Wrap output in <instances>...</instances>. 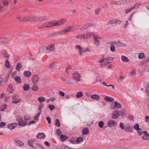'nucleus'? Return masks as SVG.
<instances>
[{
	"mask_svg": "<svg viewBox=\"0 0 149 149\" xmlns=\"http://www.w3.org/2000/svg\"><path fill=\"white\" fill-rule=\"evenodd\" d=\"M119 126L122 130H124L130 132H132L133 126L129 124H128L127 126H124V124L122 122L120 123Z\"/></svg>",
	"mask_w": 149,
	"mask_h": 149,
	"instance_id": "obj_1",
	"label": "nucleus"
},
{
	"mask_svg": "<svg viewBox=\"0 0 149 149\" xmlns=\"http://www.w3.org/2000/svg\"><path fill=\"white\" fill-rule=\"evenodd\" d=\"M54 21H52L46 22L42 25L39 26V28L40 29H42L53 27L54 26Z\"/></svg>",
	"mask_w": 149,
	"mask_h": 149,
	"instance_id": "obj_2",
	"label": "nucleus"
},
{
	"mask_svg": "<svg viewBox=\"0 0 149 149\" xmlns=\"http://www.w3.org/2000/svg\"><path fill=\"white\" fill-rule=\"evenodd\" d=\"M16 120L18 122V124L19 126L24 127L26 126L27 124V122L24 121L20 116H17L16 117Z\"/></svg>",
	"mask_w": 149,
	"mask_h": 149,
	"instance_id": "obj_3",
	"label": "nucleus"
},
{
	"mask_svg": "<svg viewBox=\"0 0 149 149\" xmlns=\"http://www.w3.org/2000/svg\"><path fill=\"white\" fill-rule=\"evenodd\" d=\"M34 141L33 140H29L28 141V143L31 147H32L33 148H41L42 147V146L40 144L38 143H36L33 144V142Z\"/></svg>",
	"mask_w": 149,
	"mask_h": 149,
	"instance_id": "obj_4",
	"label": "nucleus"
},
{
	"mask_svg": "<svg viewBox=\"0 0 149 149\" xmlns=\"http://www.w3.org/2000/svg\"><path fill=\"white\" fill-rule=\"evenodd\" d=\"M73 80L76 82H78L80 80L81 75L77 72H74L73 74Z\"/></svg>",
	"mask_w": 149,
	"mask_h": 149,
	"instance_id": "obj_5",
	"label": "nucleus"
},
{
	"mask_svg": "<svg viewBox=\"0 0 149 149\" xmlns=\"http://www.w3.org/2000/svg\"><path fill=\"white\" fill-rule=\"evenodd\" d=\"M14 143L15 145L18 147H21L24 145V143L20 140L16 139L14 140Z\"/></svg>",
	"mask_w": 149,
	"mask_h": 149,
	"instance_id": "obj_6",
	"label": "nucleus"
},
{
	"mask_svg": "<svg viewBox=\"0 0 149 149\" xmlns=\"http://www.w3.org/2000/svg\"><path fill=\"white\" fill-rule=\"evenodd\" d=\"M120 115L119 111L117 110H115L112 113L111 117L113 119H117L119 117Z\"/></svg>",
	"mask_w": 149,
	"mask_h": 149,
	"instance_id": "obj_7",
	"label": "nucleus"
},
{
	"mask_svg": "<svg viewBox=\"0 0 149 149\" xmlns=\"http://www.w3.org/2000/svg\"><path fill=\"white\" fill-rule=\"evenodd\" d=\"M46 47L48 53L54 51L55 49V46L54 44H50Z\"/></svg>",
	"mask_w": 149,
	"mask_h": 149,
	"instance_id": "obj_8",
	"label": "nucleus"
},
{
	"mask_svg": "<svg viewBox=\"0 0 149 149\" xmlns=\"http://www.w3.org/2000/svg\"><path fill=\"white\" fill-rule=\"evenodd\" d=\"M143 134H144V135L142 136V139L145 140H149V134L148 132L144 131L143 132Z\"/></svg>",
	"mask_w": 149,
	"mask_h": 149,
	"instance_id": "obj_9",
	"label": "nucleus"
},
{
	"mask_svg": "<svg viewBox=\"0 0 149 149\" xmlns=\"http://www.w3.org/2000/svg\"><path fill=\"white\" fill-rule=\"evenodd\" d=\"M116 124V122L115 120H113L109 121L107 123L108 126L110 127H114Z\"/></svg>",
	"mask_w": 149,
	"mask_h": 149,
	"instance_id": "obj_10",
	"label": "nucleus"
},
{
	"mask_svg": "<svg viewBox=\"0 0 149 149\" xmlns=\"http://www.w3.org/2000/svg\"><path fill=\"white\" fill-rule=\"evenodd\" d=\"M32 82L34 85H36L38 81L39 78L36 75H34L33 77Z\"/></svg>",
	"mask_w": 149,
	"mask_h": 149,
	"instance_id": "obj_11",
	"label": "nucleus"
},
{
	"mask_svg": "<svg viewBox=\"0 0 149 149\" xmlns=\"http://www.w3.org/2000/svg\"><path fill=\"white\" fill-rule=\"evenodd\" d=\"M93 33L90 32H88L84 34L85 39H88L90 38L92 36Z\"/></svg>",
	"mask_w": 149,
	"mask_h": 149,
	"instance_id": "obj_12",
	"label": "nucleus"
},
{
	"mask_svg": "<svg viewBox=\"0 0 149 149\" xmlns=\"http://www.w3.org/2000/svg\"><path fill=\"white\" fill-rule=\"evenodd\" d=\"M17 124L16 123H12L8 125L7 127L9 129L12 130L16 127Z\"/></svg>",
	"mask_w": 149,
	"mask_h": 149,
	"instance_id": "obj_13",
	"label": "nucleus"
},
{
	"mask_svg": "<svg viewBox=\"0 0 149 149\" xmlns=\"http://www.w3.org/2000/svg\"><path fill=\"white\" fill-rule=\"evenodd\" d=\"M39 51L40 52L48 53L47 49L46 46H43L41 47L39 49Z\"/></svg>",
	"mask_w": 149,
	"mask_h": 149,
	"instance_id": "obj_14",
	"label": "nucleus"
},
{
	"mask_svg": "<svg viewBox=\"0 0 149 149\" xmlns=\"http://www.w3.org/2000/svg\"><path fill=\"white\" fill-rule=\"evenodd\" d=\"M32 16H28L24 17V22H31L33 21Z\"/></svg>",
	"mask_w": 149,
	"mask_h": 149,
	"instance_id": "obj_15",
	"label": "nucleus"
},
{
	"mask_svg": "<svg viewBox=\"0 0 149 149\" xmlns=\"http://www.w3.org/2000/svg\"><path fill=\"white\" fill-rule=\"evenodd\" d=\"M47 17L46 16H38V22H43L46 21Z\"/></svg>",
	"mask_w": 149,
	"mask_h": 149,
	"instance_id": "obj_16",
	"label": "nucleus"
},
{
	"mask_svg": "<svg viewBox=\"0 0 149 149\" xmlns=\"http://www.w3.org/2000/svg\"><path fill=\"white\" fill-rule=\"evenodd\" d=\"M0 41L2 42L7 44L8 43V38L4 37H0Z\"/></svg>",
	"mask_w": 149,
	"mask_h": 149,
	"instance_id": "obj_17",
	"label": "nucleus"
},
{
	"mask_svg": "<svg viewBox=\"0 0 149 149\" xmlns=\"http://www.w3.org/2000/svg\"><path fill=\"white\" fill-rule=\"evenodd\" d=\"M16 18L18 20L19 22H24V17H22V15H16Z\"/></svg>",
	"mask_w": 149,
	"mask_h": 149,
	"instance_id": "obj_18",
	"label": "nucleus"
},
{
	"mask_svg": "<svg viewBox=\"0 0 149 149\" xmlns=\"http://www.w3.org/2000/svg\"><path fill=\"white\" fill-rule=\"evenodd\" d=\"M45 136V135L44 133H39L37 136V137L38 139H44Z\"/></svg>",
	"mask_w": 149,
	"mask_h": 149,
	"instance_id": "obj_19",
	"label": "nucleus"
},
{
	"mask_svg": "<svg viewBox=\"0 0 149 149\" xmlns=\"http://www.w3.org/2000/svg\"><path fill=\"white\" fill-rule=\"evenodd\" d=\"M57 63L56 62H52L49 65V67L50 69H53L55 68L57 66Z\"/></svg>",
	"mask_w": 149,
	"mask_h": 149,
	"instance_id": "obj_20",
	"label": "nucleus"
},
{
	"mask_svg": "<svg viewBox=\"0 0 149 149\" xmlns=\"http://www.w3.org/2000/svg\"><path fill=\"white\" fill-rule=\"evenodd\" d=\"M89 130L88 127H85L82 130V134L83 135H86L89 133Z\"/></svg>",
	"mask_w": 149,
	"mask_h": 149,
	"instance_id": "obj_21",
	"label": "nucleus"
},
{
	"mask_svg": "<svg viewBox=\"0 0 149 149\" xmlns=\"http://www.w3.org/2000/svg\"><path fill=\"white\" fill-rule=\"evenodd\" d=\"M15 80L19 84H20L21 83V79L20 77L18 75H16L14 77Z\"/></svg>",
	"mask_w": 149,
	"mask_h": 149,
	"instance_id": "obj_22",
	"label": "nucleus"
},
{
	"mask_svg": "<svg viewBox=\"0 0 149 149\" xmlns=\"http://www.w3.org/2000/svg\"><path fill=\"white\" fill-rule=\"evenodd\" d=\"M23 89L24 91H27L29 90L30 89V86L28 84H24L23 86Z\"/></svg>",
	"mask_w": 149,
	"mask_h": 149,
	"instance_id": "obj_23",
	"label": "nucleus"
},
{
	"mask_svg": "<svg viewBox=\"0 0 149 149\" xmlns=\"http://www.w3.org/2000/svg\"><path fill=\"white\" fill-rule=\"evenodd\" d=\"M24 74L25 77H29L31 75V72L26 70L24 72Z\"/></svg>",
	"mask_w": 149,
	"mask_h": 149,
	"instance_id": "obj_24",
	"label": "nucleus"
},
{
	"mask_svg": "<svg viewBox=\"0 0 149 149\" xmlns=\"http://www.w3.org/2000/svg\"><path fill=\"white\" fill-rule=\"evenodd\" d=\"M22 67V64L20 62H19L16 65V69L17 71H19Z\"/></svg>",
	"mask_w": 149,
	"mask_h": 149,
	"instance_id": "obj_25",
	"label": "nucleus"
},
{
	"mask_svg": "<svg viewBox=\"0 0 149 149\" xmlns=\"http://www.w3.org/2000/svg\"><path fill=\"white\" fill-rule=\"evenodd\" d=\"M68 137L66 135L61 134L60 136L61 140L62 142H64L66 140L68 139Z\"/></svg>",
	"mask_w": 149,
	"mask_h": 149,
	"instance_id": "obj_26",
	"label": "nucleus"
},
{
	"mask_svg": "<svg viewBox=\"0 0 149 149\" xmlns=\"http://www.w3.org/2000/svg\"><path fill=\"white\" fill-rule=\"evenodd\" d=\"M91 97L92 99L96 100H98L100 98L99 95L97 94L92 95Z\"/></svg>",
	"mask_w": 149,
	"mask_h": 149,
	"instance_id": "obj_27",
	"label": "nucleus"
},
{
	"mask_svg": "<svg viewBox=\"0 0 149 149\" xmlns=\"http://www.w3.org/2000/svg\"><path fill=\"white\" fill-rule=\"evenodd\" d=\"M104 59L107 61V63L108 64L111 62L113 61V58L112 57H107L105 58Z\"/></svg>",
	"mask_w": 149,
	"mask_h": 149,
	"instance_id": "obj_28",
	"label": "nucleus"
},
{
	"mask_svg": "<svg viewBox=\"0 0 149 149\" xmlns=\"http://www.w3.org/2000/svg\"><path fill=\"white\" fill-rule=\"evenodd\" d=\"M2 55L3 56V57L6 59H8L9 58V55L8 54L6 50H4L2 52Z\"/></svg>",
	"mask_w": 149,
	"mask_h": 149,
	"instance_id": "obj_29",
	"label": "nucleus"
},
{
	"mask_svg": "<svg viewBox=\"0 0 149 149\" xmlns=\"http://www.w3.org/2000/svg\"><path fill=\"white\" fill-rule=\"evenodd\" d=\"M104 99L107 102H112L114 100L113 98L108 96H106L104 97Z\"/></svg>",
	"mask_w": 149,
	"mask_h": 149,
	"instance_id": "obj_30",
	"label": "nucleus"
},
{
	"mask_svg": "<svg viewBox=\"0 0 149 149\" xmlns=\"http://www.w3.org/2000/svg\"><path fill=\"white\" fill-rule=\"evenodd\" d=\"M16 96H15L13 97V100L12 102L13 103H17L21 101V99L20 98H19L17 99H16L15 98Z\"/></svg>",
	"mask_w": 149,
	"mask_h": 149,
	"instance_id": "obj_31",
	"label": "nucleus"
},
{
	"mask_svg": "<svg viewBox=\"0 0 149 149\" xmlns=\"http://www.w3.org/2000/svg\"><path fill=\"white\" fill-rule=\"evenodd\" d=\"M121 58L122 61L123 62H129V60L128 58L124 55L121 56Z\"/></svg>",
	"mask_w": 149,
	"mask_h": 149,
	"instance_id": "obj_32",
	"label": "nucleus"
},
{
	"mask_svg": "<svg viewBox=\"0 0 149 149\" xmlns=\"http://www.w3.org/2000/svg\"><path fill=\"white\" fill-rule=\"evenodd\" d=\"M5 67L8 69H9L10 68L11 65H10V63L8 59L6 60L5 62Z\"/></svg>",
	"mask_w": 149,
	"mask_h": 149,
	"instance_id": "obj_33",
	"label": "nucleus"
},
{
	"mask_svg": "<svg viewBox=\"0 0 149 149\" xmlns=\"http://www.w3.org/2000/svg\"><path fill=\"white\" fill-rule=\"evenodd\" d=\"M115 106L116 108L119 109L121 108L122 107V105L118 102L116 101L114 102Z\"/></svg>",
	"mask_w": 149,
	"mask_h": 149,
	"instance_id": "obj_34",
	"label": "nucleus"
},
{
	"mask_svg": "<svg viewBox=\"0 0 149 149\" xmlns=\"http://www.w3.org/2000/svg\"><path fill=\"white\" fill-rule=\"evenodd\" d=\"M38 100L40 103L44 102L45 100V97L40 96L38 98Z\"/></svg>",
	"mask_w": 149,
	"mask_h": 149,
	"instance_id": "obj_35",
	"label": "nucleus"
},
{
	"mask_svg": "<svg viewBox=\"0 0 149 149\" xmlns=\"http://www.w3.org/2000/svg\"><path fill=\"white\" fill-rule=\"evenodd\" d=\"M146 58V56L144 53L142 52L139 54V59H145Z\"/></svg>",
	"mask_w": 149,
	"mask_h": 149,
	"instance_id": "obj_36",
	"label": "nucleus"
},
{
	"mask_svg": "<svg viewBox=\"0 0 149 149\" xmlns=\"http://www.w3.org/2000/svg\"><path fill=\"white\" fill-rule=\"evenodd\" d=\"M83 95V93L82 92L80 91L78 92H77L76 95V97L77 98H80L81 97H82Z\"/></svg>",
	"mask_w": 149,
	"mask_h": 149,
	"instance_id": "obj_37",
	"label": "nucleus"
},
{
	"mask_svg": "<svg viewBox=\"0 0 149 149\" xmlns=\"http://www.w3.org/2000/svg\"><path fill=\"white\" fill-rule=\"evenodd\" d=\"M60 22V25L61 26L63 25L67 21V19H61L59 20Z\"/></svg>",
	"mask_w": 149,
	"mask_h": 149,
	"instance_id": "obj_38",
	"label": "nucleus"
},
{
	"mask_svg": "<svg viewBox=\"0 0 149 149\" xmlns=\"http://www.w3.org/2000/svg\"><path fill=\"white\" fill-rule=\"evenodd\" d=\"M83 141V139L82 137H79L76 138V144H77L79 143H80Z\"/></svg>",
	"mask_w": 149,
	"mask_h": 149,
	"instance_id": "obj_39",
	"label": "nucleus"
},
{
	"mask_svg": "<svg viewBox=\"0 0 149 149\" xmlns=\"http://www.w3.org/2000/svg\"><path fill=\"white\" fill-rule=\"evenodd\" d=\"M31 89L33 91H38V87L36 85H34L31 88Z\"/></svg>",
	"mask_w": 149,
	"mask_h": 149,
	"instance_id": "obj_40",
	"label": "nucleus"
},
{
	"mask_svg": "<svg viewBox=\"0 0 149 149\" xmlns=\"http://www.w3.org/2000/svg\"><path fill=\"white\" fill-rule=\"evenodd\" d=\"M138 135L139 136H141L143 134V130L142 129L140 128L137 130Z\"/></svg>",
	"mask_w": 149,
	"mask_h": 149,
	"instance_id": "obj_41",
	"label": "nucleus"
},
{
	"mask_svg": "<svg viewBox=\"0 0 149 149\" xmlns=\"http://www.w3.org/2000/svg\"><path fill=\"white\" fill-rule=\"evenodd\" d=\"M55 125L56 127H60V122L59 120L58 119H56L55 122Z\"/></svg>",
	"mask_w": 149,
	"mask_h": 149,
	"instance_id": "obj_42",
	"label": "nucleus"
},
{
	"mask_svg": "<svg viewBox=\"0 0 149 149\" xmlns=\"http://www.w3.org/2000/svg\"><path fill=\"white\" fill-rule=\"evenodd\" d=\"M76 37L77 38H78L81 39H85L84 34H82L77 36H76Z\"/></svg>",
	"mask_w": 149,
	"mask_h": 149,
	"instance_id": "obj_43",
	"label": "nucleus"
},
{
	"mask_svg": "<svg viewBox=\"0 0 149 149\" xmlns=\"http://www.w3.org/2000/svg\"><path fill=\"white\" fill-rule=\"evenodd\" d=\"M48 36L49 37H53L56 36H58L57 32L50 33L49 35Z\"/></svg>",
	"mask_w": 149,
	"mask_h": 149,
	"instance_id": "obj_44",
	"label": "nucleus"
},
{
	"mask_svg": "<svg viewBox=\"0 0 149 149\" xmlns=\"http://www.w3.org/2000/svg\"><path fill=\"white\" fill-rule=\"evenodd\" d=\"M123 21L119 19H115V24H122Z\"/></svg>",
	"mask_w": 149,
	"mask_h": 149,
	"instance_id": "obj_45",
	"label": "nucleus"
},
{
	"mask_svg": "<svg viewBox=\"0 0 149 149\" xmlns=\"http://www.w3.org/2000/svg\"><path fill=\"white\" fill-rule=\"evenodd\" d=\"M115 24V19L110 20L108 22L107 25Z\"/></svg>",
	"mask_w": 149,
	"mask_h": 149,
	"instance_id": "obj_46",
	"label": "nucleus"
},
{
	"mask_svg": "<svg viewBox=\"0 0 149 149\" xmlns=\"http://www.w3.org/2000/svg\"><path fill=\"white\" fill-rule=\"evenodd\" d=\"M92 36H93V39L94 41L99 40V38L98 37V35H95L93 33Z\"/></svg>",
	"mask_w": 149,
	"mask_h": 149,
	"instance_id": "obj_47",
	"label": "nucleus"
},
{
	"mask_svg": "<svg viewBox=\"0 0 149 149\" xmlns=\"http://www.w3.org/2000/svg\"><path fill=\"white\" fill-rule=\"evenodd\" d=\"M128 2H129L125 0H122L121 1H118V5L123 4Z\"/></svg>",
	"mask_w": 149,
	"mask_h": 149,
	"instance_id": "obj_48",
	"label": "nucleus"
},
{
	"mask_svg": "<svg viewBox=\"0 0 149 149\" xmlns=\"http://www.w3.org/2000/svg\"><path fill=\"white\" fill-rule=\"evenodd\" d=\"M110 4L111 5H118V1L117 2L115 0H112L110 2Z\"/></svg>",
	"mask_w": 149,
	"mask_h": 149,
	"instance_id": "obj_49",
	"label": "nucleus"
},
{
	"mask_svg": "<svg viewBox=\"0 0 149 149\" xmlns=\"http://www.w3.org/2000/svg\"><path fill=\"white\" fill-rule=\"evenodd\" d=\"M2 4L3 5V6H4V7L5 6H8L9 4V3L7 1H3L2 2Z\"/></svg>",
	"mask_w": 149,
	"mask_h": 149,
	"instance_id": "obj_50",
	"label": "nucleus"
},
{
	"mask_svg": "<svg viewBox=\"0 0 149 149\" xmlns=\"http://www.w3.org/2000/svg\"><path fill=\"white\" fill-rule=\"evenodd\" d=\"M104 123L103 121H100L99 122V126L100 128L103 127L104 125Z\"/></svg>",
	"mask_w": 149,
	"mask_h": 149,
	"instance_id": "obj_51",
	"label": "nucleus"
},
{
	"mask_svg": "<svg viewBox=\"0 0 149 149\" xmlns=\"http://www.w3.org/2000/svg\"><path fill=\"white\" fill-rule=\"evenodd\" d=\"M41 113V112H39L37 114H36L35 116L33 118V119L35 120H38V118Z\"/></svg>",
	"mask_w": 149,
	"mask_h": 149,
	"instance_id": "obj_52",
	"label": "nucleus"
},
{
	"mask_svg": "<svg viewBox=\"0 0 149 149\" xmlns=\"http://www.w3.org/2000/svg\"><path fill=\"white\" fill-rule=\"evenodd\" d=\"M33 21L35 22H38V16H32Z\"/></svg>",
	"mask_w": 149,
	"mask_h": 149,
	"instance_id": "obj_53",
	"label": "nucleus"
},
{
	"mask_svg": "<svg viewBox=\"0 0 149 149\" xmlns=\"http://www.w3.org/2000/svg\"><path fill=\"white\" fill-rule=\"evenodd\" d=\"M141 5V4L139 3H136V4L134 5L133 6H132V8H133V9H134L136 8H138L139 6Z\"/></svg>",
	"mask_w": 149,
	"mask_h": 149,
	"instance_id": "obj_54",
	"label": "nucleus"
},
{
	"mask_svg": "<svg viewBox=\"0 0 149 149\" xmlns=\"http://www.w3.org/2000/svg\"><path fill=\"white\" fill-rule=\"evenodd\" d=\"M89 28L87 24H85L84 26L82 27L80 29L81 30H83Z\"/></svg>",
	"mask_w": 149,
	"mask_h": 149,
	"instance_id": "obj_55",
	"label": "nucleus"
},
{
	"mask_svg": "<svg viewBox=\"0 0 149 149\" xmlns=\"http://www.w3.org/2000/svg\"><path fill=\"white\" fill-rule=\"evenodd\" d=\"M132 7H131L130 8H127L125 10V13L126 14L128 13L129 12H130L131 11V10L133 9V8H132Z\"/></svg>",
	"mask_w": 149,
	"mask_h": 149,
	"instance_id": "obj_56",
	"label": "nucleus"
},
{
	"mask_svg": "<svg viewBox=\"0 0 149 149\" xmlns=\"http://www.w3.org/2000/svg\"><path fill=\"white\" fill-rule=\"evenodd\" d=\"M96 47H99L100 45V42L98 40L94 41Z\"/></svg>",
	"mask_w": 149,
	"mask_h": 149,
	"instance_id": "obj_57",
	"label": "nucleus"
},
{
	"mask_svg": "<svg viewBox=\"0 0 149 149\" xmlns=\"http://www.w3.org/2000/svg\"><path fill=\"white\" fill-rule=\"evenodd\" d=\"M24 121L25 122H27V121L30 120V116H28V115H26V116H24Z\"/></svg>",
	"mask_w": 149,
	"mask_h": 149,
	"instance_id": "obj_58",
	"label": "nucleus"
},
{
	"mask_svg": "<svg viewBox=\"0 0 149 149\" xmlns=\"http://www.w3.org/2000/svg\"><path fill=\"white\" fill-rule=\"evenodd\" d=\"M57 33L58 36L60 35H63L65 34V33L63 30L60 31L58 32H57Z\"/></svg>",
	"mask_w": 149,
	"mask_h": 149,
	"instance_id": "obj_59",
	"label": "nucleus"
},
{
	"mask_svg": "<svg viewBox=\"0 0 149 149\" xmlns=\"http://www.w3.org/2000/svg\"><path fill=\"white\" fill-rule=\"evenodd\" d=\"M120 116L122 117L125 116V112L124 109H123L120 111Z\"/></svg>",
	"mask_w": 149,
	"mask_h": 149,
	"instance_id": "obj_60",
	"label": "nucleus"
},
{
	"mask_svg": "<svg viewBox=\"0 0 149 149\" xmlns=\"http://www.w3.org/2000/svg\"><path fill=\"white\" fill-rule=\"evenodd\" d=\"M7 105L6 104H4L2 106L1 108L0 109V111H3L6 108Z\"/></svg>",
	"mask_w": 149,
	"mask_h": 149,
	"instance_id": "obj_61",
	"label": "nucleus"
},
{
	"mask_svg": "<svg viewBox=\"0 0 149 149\" xmlns=\"http://www.w3.org/2000/svg\"><path fill=\"white\" fill-rule=\"evenodd\" d=\"M134 128L135 130H136L140 129L139 124L136 123L135 124L134 126Z\"/></svg>",
	"mask_w": 149,
	"mask_h": 149,
	"instance_id": "obj_62",
	"label": "nucleus"
},
{
	"mask_svg": "<svg viewBox=\"0 0 149 149\" xmlns=\"http://www.w3.org/2000/svg\"><path fill=\"white\" fill-rule=\"evenodd\" d=\"M110 50L112 52L115 51V48L113 44H111Z\"/></svg>",
	"mask_w": 149,
	"mask_h": 149,
	"instance_id": "obj_63",
	"label": "nucleus"
},
{
	"mask_svg": "<svg viewBox=\"0 0 149 149\" xmlns=\"http://www.w3.org/2000/svg\"><path fill=\"white\" fill-rule=\"evenodd\" d=\"M54 26H61L59 20L56 21L54 23Z\"/></svg>",
	"mask_w": 149,
	"mask_h": 149,
	"instance_id": "obj_64",
	"label": "nucleus"
}]
</instances>
